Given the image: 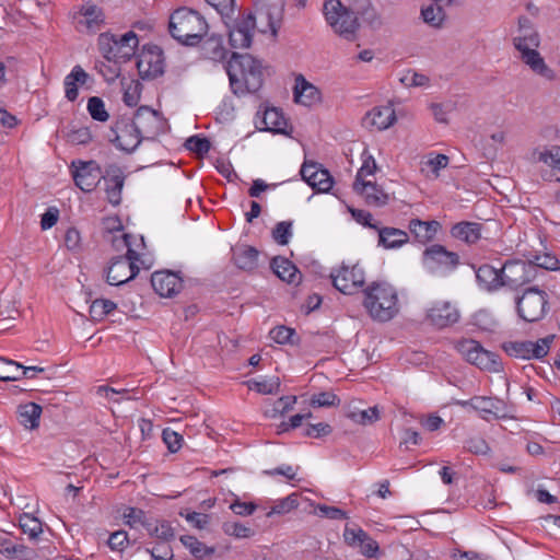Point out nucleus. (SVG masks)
Listing matches in <instances>:
<instances>
[{"label": "nucleus", "instance_id": "nucleus-1", "mask_svg": "<svg viewBox=\"0 0 560 560\" xmlns=\"http://www.w3.org/2000/svg\"><path fill=\"white\" fill-rule=\"evenodd\" d=\"M284 4V0H256L255 12L247 14L230 31L231 46L234 48L249 47L257 21L266 23L272 34H277L282 21Z\"/></svg>", "mask_w": 560, "mask_h": 560}, {"label": "nucleus", "instance_id": "nucleus-2", "mask_svg": "<svg viewBox=\"0 0 560 560\" xmlns=\"http://www.w3.org/2000/svg\"><path fill=\"white\" fill-rule=\"evenodd\" d=\"M232 92L237 96L256 93L264 83L261 61L249 54L233 52L225 65Z\"/></svg>", "mask_w": 560, "mask_h": 560}, {"label": "nucleus", "instance_id": "nucleus-3", "mask_svg": "<svg viewBox=\"0 0 560 560\" xmlns=\"http://www.w3.org/2000/svg\"><path fill=\"white\" fill-rule=\"evenodd\" d=\"M209 24L196 10L182 7L173 11L168 19V33L180 45L195 47L207 36Z\"/></svg>", "mask_w": 560, "mask_h": 560}, {"label": "nucleus", "instance_id": "nucleus-4", "mask_svg": "<svg viewBox=\"0 0 560 560\" xmlns=\"http://www.w3.org/2000/svg\"><path fill=\"white\" fill-rule=\"evenodd\" d=\"M131 238L132 235L125 233L119 240L114 241L117 248L127 247V253L125 256H117L110 260L106 271V280L110 285H120L132 280L139 273L140 266L150 268V265H145L140 255L131 248Z\"/></svg>", "mask_w": 560, "mask_h": 560}, {"label": "nucleus", "instance_id": "nucleus-5", "mask_svg": "<svg viewBox=\"0 0 560 560\" xmlns=\"http://www.w3.org/2000/svg\"><path fill=\"white\" fill-rule=\"evenodd\" d=\"M363 293V305L373 319L388 322L398 313L397 292L390 284L374 282Z\"/></svg>", "mask_w": 560, "mask_h": 560}, {"label": "nucleus", "instance_id": "nucleus-6", "mask_svg": "<svg viewBox=\"0 0 560 560\" xmlns=\"http://www.w3.org/2000/svg\"><path fill=\"white\" fill-rule=\"evenodd\" d=\"M138 44V36L132 31L119 37L108 33L101 34L98 37L102 55L115 65L128 61L135 55Z\"/></svg>", "mask_w": 560, "mask_h": 560}, {"label": "nucleus", "instance_id": "nucleus-7", "mask_svg": "<svg viewBox=\"0 0 560 560\" xmlns=\"http://www.w3.org/2000/svg\"><path fill=\"white\" fill-rule=\"evenodd\" d=\"M323 12L334 32L345 38H351L359 28L355 11L345 7L340 0H326Z\"/></svg>", "mask_w": 560, "mask_h": 560}, {"label": "nucleus", "instance_id": "nucleus-8", "mask_svg": "<svg viewBox=\"0 0 560 560\" xmlns=\"http://www.w3.org/2000/svg\"><path fill=\"white\" fill-rule=\"evenodd\" d=\"M457 351L470 364L480 370L498 373L502 370V362L499 355L486 350L480 342L474 339H463L456 343Z\"/></svg>", "mask_w": 560, "mask_h": 560}, {"label": "nucleus", "instance_id": "nucleus-9", "mask_svg": "<svg viewBox=\"0 0 560 560\" xmlns=\"http://www.w3.org/2000/svg\"><path fill=\"white\" fill-rule=\"evenodd\" d=\"M516 310L518 316L525 322H538L548 312V295L537 287H530L516 298Z\"/></svg>", "mask_w": 560, "mask_h": 560}, {"label": "nucleus", "instance_id": "nucleus-10", "mask_svg": "<svg viewBox=\"0 0 560 560\" xmlns=\"http://www.w3.org/2000/svg\"><path fill=\"white\" fill-rule=\"evenodd\" d=\"M555 338V335H548L544 338H539L537 341H506L502 345V349L508 355L512 358L523 360H540L549 353Z\"/></svg>", "mask_w": 560, "mask_h": 560}, {"label": "nucleus", "instance_id": "nucleus-11", "mask_svg": "<svg viewBox=\"0 0 560 560\" xmlns=\"http://www.w3.org/2000/svg\"><path fill=\"white\" fill-rule=\"evenodd\" d=\"M537 276L534 265L525 260H508L501 267L502 288L517 290Z\"/></svg>", "mask_w": 560, "mask_h": 560}, {"label": "nucleus", "instance_id": "nucleus-12", "mask_svg": "<svg viewBox=\"0 0 560 560\" xmlns=\"http://www.w3.org/2000/svg\"><path fill=\"white\" fill-rule=\"evenodd\" d=\"M460 313L450 301L438 300L428 305L423 323L428 326L442 330L454 326L459 322Z\"/></svg>", "mask_w": 560, "mask_h": 560}, {"label": "nucleus", "instance_id": "nucleus-13", "mask_svg": "<svg viewBox=\"0 0 560 560\" xmlns=\"http://www.w3.org/2000/svg\"><path fill=\"white\" fill-rule=\"evenodd\" d=\"M108 139L117 149L127 153L133 152L142 141L135 122L127 117H121L113 124Z\"/></svg>", "mask_w": 560, "mask_h": 560}, {"label": "nucleus", "instance_id": "nucleus-14", "mask_svg": "<svg viewBox=\"0 0 560 560\" xmlns=\"http://www.w3.org/2000/svg\"><path fill=\"white\" fill-rule=\"evenodd\" d=\"M334 287L343 294H353L365 283L363 268L359 265H342L337 273H331Z\"/></svg>", "mask_w": 560, "mask_h": 560}, {"label": "nucleus", "instance_id": "nucleus-15", "mask_svg": "<svg viewBox=\"0 0 560 560\" xmlns=\"http://www.w3.org/2000/svg\"><path fill=\"white\" fill-rule=\"evenodd\" d=\"M137 69L142 79H154L164 72L163 51L158 46L144 47L137 57Z\"/></svg>", "mask_w": 560, "mask_h": 560}, {"label": "nucleus", "instance_id": "nucleus-16", "mask_svg": "<svg viewBox=\"0 0 560 560\" xmlns=\"http://www.w3.org/2000/svg\"><path fill=\"white\" fill-rule=\"evenodd\" d=\"M142 140H153L163 129L164 122L160 114L148 107L140 106L132 118Z\"/></svg>", "mask_w": 560, "mask_h": 560}, {"label": "nucleus", "instance_id": "nucleus-17", "mask_svg": "<svg viewBox=\"0 0 560 560\" xmlns=\"http://www.w3.org/2000/svg\"><path fill=\"white\" fill-rule=\"evenodd\" d=\"M457 405L463 408L470 407L479 412L480 417L485 420H488L489 415L497 419L506 418L504 401L495 397L474 396L468 400H458Z\"/></svg>", "mask_w": 560, "mask_h": 560}, {"label": "nucleus", "instance_id": "nucleus-18", "mask_svg": "<svg viewBox=\"0 0 560 560\" xmlns=\"http://www.w3.org/2000/svg\"><path fill=\"white\" fill-rule=\"evenodd\" d=\"M423 260L431 269L454 270L459 265V256L440 244L427 247L423 252Z\"/></svg>", "mask_w": 560, "mask_h": 560}, {"label": "nucleus", "instance_id": "nucleus-19", "mask_svg": "<svg viewBox=\"0 0 560 560\" xmlns=\"http://www.w3.org/2000/svg\"><path fill=\"white\" fill-rule=\"evenodd\" d=\"M300 173L302 178L318 192H328L332 187V176L318 163L304 162Z\"/></svg>", "mask_w": 560, "mask_h": 560}, {"label": "nucleus", "instance_id": "nucleus-20", "mask_svg": "<svg viewBox=\"0 0 560 560\" xmlns=\"http://www.w3.org/2000/svg\"><path fill=\"white\" fill-rule=\"evenodd\" d=\"M153 290L162 298H172L183 289V279L170 270L155 271L151 276Z\"/></svg>", "mask_w": 560, "mask_h": 560}, {"label": "nucleus", "instance_id": "nucleus-21", "mask_svg": "<svg viewBox=\"0 0 560 560\" xmlns=\"http://www.w3.org/2000/svg\"><path fill=\"white\" fill-rule=\"evenodd\" d=\"M80 15L81 18L77 22L79 32L94 34L105 24L104 11L92 2L82 5Z\"/></svg>", "mask_w": 560, "mask_h": 560}, {"label": "nucleus", "instance_id": "nucleus-22", "mask_svg": "<svg viewBox=\"0 0 560 560\" xmlns=\"http://www.w3.org/2000/svg\"><path fill=\"white\" fill-rule=\"evenodd\" d=\"M102 177L101 168L94 161L81 162V165L73 172L75 185L85 192L94 190Z\"/></svg>", "mask_w": 560, "mask_h": 560}, {"label": "nucleus", "instance_id": "nucleus-23", "mask_svg": "<svg viewBox=\"0 0 560 560\" xmlns=\"http://www.w3.org/2000/svg\"><path fill=\"white\" fill-rule=\"evenodd\" d=\"M343 538L349 546L360 547L361 553L368 558L375 557L378 551L377 541L360 527L346 526Z\"/></svg>", "mask_w": 560, "mask_h": 560}, {"label": "nucleus", "instance_id": "nucleus-24", "mask_svg": "<svg viewBox=\"0 0 560 560\" xmlns=\"http://www.w3.org/2000/svg\"><path fill=\"white\" fill-rule=\"evenodd\" d=\"M517 24V35L513 37L514 48L518 50L527 47H539L540 35L530 19L522 15L518 18Z\"/></svg>", "mask_w": 560, "mask_h": 560}, {"label": "nucleus", "instance_id": "nucleus-25", "mask_svg": "<svg viewBox=\"0 0 560 560\" xmlns=\"http://www.w3.org/2000/svg\"><path fill=\"white\" fill-rule=\"evenodd\" d=\"M396 121L395 109L392 105L376 106L363 117V125L378 131L388 129Z\"/></svg>", "mask_w": 560, "mask_h": 560}, {"label": "nucleus", "instance_id": "nucleus-26", "mask_svg": "<svg viewBox=\"0 0 560 560\" xmlns=\"http://www.w3.org/2000/svg\"><path fill=\"white\" fill-rule=\"evenodd\" d=\"M294 101L304 106L311 107L322 102L320 91L302 74L296 75L293 89Z\"/></svg>", "mask_w": 560, "mask_h": 560}, {"label": "nucleus", "instance_id": "nucleus-27", "mask_svg": "<svg viewBox=\"0 0 560 560\" xmlns=\"http://www.w3.org/2000/svg\"><path fill=\"white\" fill-rule=\"evenodd\" d=\"M537 48L538 47H527L518 49L517 51L521 54L520 59L528 66L533 72L551 81L556 77L555 71L545 62Z\"/></svg>", "mask_w": 560, "mask_h": 560}, {"label": "nucleus", "instance_id": "nucleus-28", "mask_svg": "<svg viewBox=\"0 0 560 560\" xmlns=\"http://www.w3.org/2000/svg\"><path fill=\"white\" fill-rule=\"evenodd\" d=\"M440 229L441 224L435 220L422 221L420 219H411L408 223L410 234L420 244L433 241Z\"/></svg>", "mask_w": 560, "mask_h": 560}, {"label": "nucleus", "instance_id": "nucleus-29", "mask_svg": "<svg viewBox=\"0 0 560 560\" xmlns=\"http://www.w3.org/2000/svg\"><path fill=\"white\" fill-rule=\"evenodd\" d=\"M377 235V245L385 249H398L410 240L408 232L393 226H381Z\"/></svg>", "mask_w": 560, "mask_h": 560}, {"label": "nucleus", "instance_id": "nucleus-30", "mask_svg": "<svg viewBox=\"0 0 560 560\" xmlns=\"http://www.w3.org/2000/svg\"><path fill=\"white\" fill-rule=\"evenodd\" d=\"M476 279L479 287L490 293L502 289L501 268L483 264L476 269Z\"/></svg>", "mask_w": 560, "mask_h": 560}, {"label": "nucleus", "instance_id": "nucleus-31", "mask_svg": "<svg viewBox=\"0 0 560 560\" xmlns=\"http://www.w3.org/2000/svg\"><path fill=\"white\" fill-rule=\"evenodd\" d=\"M353 189L355 192L364 196L366 203L370 206L382 207L389 200L388 194L372 182H362L360 185L359 183H353Z\"/></svg>", "mask_w": 560, "mask_h": 560}, {"label": "nucleus", "instance_id": "nucleus-32", "mask_svg": "<svg viewBox=\"0 0 560 560\" xmlns=\"http://www.w3.org/2000/svg\"><path fill=\"white\" fill-rule=\"evenodd\" d=\"M259 121L262 122V129L266 131H273L278 133H287V120L281 110L276 107H265V109L257 113Z\"/></svg>", "mask_w": 560, "mask_h": 560}, {"label": "nucleus", "instance_id": "nucleus-33", "mask_svg": "<svg viewBox=\"0 0 560 560\" xmlns=\"http://www.w3.org/2000/svg\"><path fill=\"white\" fill-rule=\"evenodd\" d=\"M90 75L81 66H74L71 72L65 78V96L68 101L74 102L79 95V85H85Z\"/></svg>", "mask_w": 560, "mask_h": 560}, {"label": "nucleus", "instance_id": "nucleus-34", "mask_svg": "<svg viewBox=\"0 0 560 560\" xmlns=\"http://www.w3.org/2000/svg\"><path fill=\"white\" fill-rule=\"evenodd\" d=\"M451 235L468 245L476 244L481 238V224L462 221L451 229Z\"/></svg>", "mask_w": 560, "mask_h": 560}, {"label": "nucleus", "instance_id": "nucleus-35", "mask_svg": "<svg viewBox=\"0 0 560 560\" xmlns=\"http://www.w3.org/2000/svg\"><path fill=\"white\" fill-rule=\"evenodd\" d=\"M259 252L249 245H241L233 252L235 265L243 270L252 271L258 267Z\"/></svg>", "mask_w": 560, "mask_h": 560}, {"label": "nucleus", "instance_id": "nucleus-36", "mask_svg": "<svg viewBox=\"0 0 560 560\" xmlns=\"http://www.w3.org/2000/svg\"><path fill=\"white\" fill-rule=\"evenodd\" d=\"M270 267L282 281L288 283H296L300 281L301 276L299 269L287 258L275 257L270 262Z\"/></svg>", "mask_w": 560, "mask_h": 560}, {"label": "nucleus", "instance_id": "nucleus-37", "mask_svg": "<svg viewBox=\"0 0 560 560\" xmlns=\"http://www.w3.org/2000/svg\"><path fill=\"white\" fill-rule=\"evenodd\" d=\"M201 43L202 55L206 59L223 61L226 58L228 50L223 46V39L221 36L213 34Z\"/></svg>", "mask_w": 560, "mask_h": 560}, {"label": "nucleus", "instance_id": "nucleus-38", "mask_svg": "<svg viewBox=\"0 0 560 560\" xmlns=\"http://www.w3.org/2000/svg\"><path fill=\"white\" fill-rule=\"evenodd\" d=\"M42 407L36 402L20 405L18 408L19 422L26 429H36L39 425Z\"/></svg>", "mask_w": 560, "mask_h": 560}, {"label": "nucleus", "instance_id": "nucleus-39", "mask_svg": "<svg viewBox=\"0 0 560 560\" xmlns=\"http://www.w3.org/2000/svg\"><path fill=\"white\" fill-rule=\"evenodd\" d=\"M0 553L7 559H22L31 560L34 551L28 547L20 544H14L8 537H0Z\"/></svg>", "mask_w": 560, "mask_h": 560}, {"label": "nucleus", "instance_id": "nucleus-40", "mask_svg": "<svg viewBox=\"0 0 560 560\" xmlns=\"http://www.w3.org/2000/svg\"><path fill=\"white\" fill-rule=\"evenodd\" d=\"M355 16H361L364 23L371 28L378 30L383 25V20L370 0H355Z\"/></svg>", "mask_w": 560, "mask_h": 560}, {"label": "nucleus", "instance_id": "nucleus-41", "mask_svg": "<svg viewBox=\"0 0 560 560\" xmlns=\"http://www.w3.org/2000/svg\"><path fill=\"white\" fill-rule=\"evenodd\" d=\"M120 84L124 92V103L130 107L136 106L140 101L142 84L138 80L128 78H122Z\"/></svg>", "mask_w": 560, "mask_h": 560}, {"label": "nucleus", "instance_id": "nucleus-42", "mask_svg": "<svg viewBox=\"0 0 560 560\" xmlns=\"http://www.w3.org/2000/svg\"><path fill=\"white\" fill-rule=\"evenodd\" d=\"M106 183V195L107 200L113 206H118L121 201V190L125 183V177L122 175H114L108 178H105Z\"/></svg>", "mask_w": 560, "mask_h": 560}, {"label": "nucleus", "instance_id": "nucleus-43", "mask_svg": "<svg viewBox=\"0 0 560 560\" xmlns=\"http://www.w3.org/2000/svg\"><path fill=\"white\" fill-rule=\"evenodd\" d=\"M179 540L197 559H202L207 556H210L214 551L213 548L207 547L203 542L199 541L196 537L190 535H183L180 536Z\"/></svg>", "mask_w": 560, "mask_h": 560}, {"label": "nucleus", "instance_id": "nucleus-44", "mask_svg": "<svg viewBox=\"0 0 560 560\" xmlns=\"http://www.w3.org/2000/svg\"><path fill=\"white\" fill-rule=\"evenodd\" d=\"M423 21L432 27H441L445 20L444 9L440 4H430L421 10Z\"/></svg>", "mask_w": 560, "mask_h": 560}, {"label": "nucleus", "instance_id": "nucleus-45", "mask_svg": "<svg viewBox=\"0 0 560 560\" xmlns=\"http://www.w3.org/2000/svg\"><path fill=\"white\" fill-rule=\"evenodd\" d=\"M145 529L151 536L168 541L174 538L175 533L171 523L167 521L149 522L145 524Z\"/></svg>", "mask_w": 560, "mask_h": 560}, {"label": "nucleus", "instance_id": "nucleus-46", "mask_svg": "<svg viewBox=\"0 0 560 560\" xmlns=\"http://www.w3.org/2000/svg\"><path fill=\"white\" fill-rule=\"evenodd\" d=\"M21 369L22 364L0 357V381L9 382L20 380Z\"/></svg>", "mask_w": 560, "mask_h": 560}, {"label": "nucleus", "instance_id": "nucleus-47", "mask_svg": "<svg viewBox=\"0 0 560 560\" xmlns=\"http://www.w3.org/2000/svg\"><path fill=\"white\" fill-rule=\"evenodd\" d=\"M248 387L249 389L256 390L262 395L276 394L280 389V380L279 377H271L262 381L252 380L248 381Z\"/></svg>", "mask_w": 560, "mask_h": 560}, {"label": "nucleus", "instance_id": "nucleus-48", "mask_svg": "<svg viewBox=\"0 0 560 560\" xmlns=\"http://www.w3.org/2000/svg\"><path fill=\"white\" fill-rule=\"evenodd\" d=\"M116 308V304L110 300L97 299L90 305V316L94 320H102L106 315Z\"/></svg>", "mask_w": 560, "mask_h": 560}, {"label": "nucleus", "instance_id": "nucleus-49", "mask_svg": "<svg viewBox=\"0 0 560 560\" xmlns=\"http://www.w3.org/2000/svg\"><path fill=\"white\" fill-rule=\"evenodd\" d=\"M20 527L22 532L27 534L32 539L37 538L43 532L40 521L30 514H23L20 517Z\"/></svg>", "mask_w": 560, "mask_h": 560}, {"label": "nucleus", "instance_id": "nucleus-50", "mask_svg": "<svg viewBox=\"0 0 560 560\" xmlns=\"http://www.w3.org/2000/svg\"><path fill=\"white\" fill-rule=\"evenodd\" d=\"M88 110L91 117L97 121H106L109 117L102 98L92 96L88 101Z\"/></svg>", "mask_w": 560, "mask_h": 560}, {"label": "nucleus", "instance_id": "nucleus-51", "mask_svg": "<svg viewBox=\"0 0 560 560\" xmlns=\"http://www.w3.org/2000/svg\"><path fill=\"white\" fill-rule=\"evenodd\" d=\"M224 534L235 538H248L254 535L250 527H247L237 522H224L222 525Z\"/></svg>", "mask_w": 560, "mask_h": 560}, {"label": "nucleus", "instance_id": "nucleus-52", "mask_svg": "<svg viewBox=\"0 0 560 560\" xmlns=\"http://www.w3.org/2000/svg\"><path fill=\"white\" fill-rule=\"evenodd\" d=\"M527 261L530 262V265H534L537 271L538 268L545 270H558L560 268L559 259L556 256L547 253L542 255H536L534 259Z\"/></svg>", "mask_w": 560, "mask_h": 560}, {"label": "nucleus", "instance_id": "nucleus-53", "mask_svg": "<svg viewBox=\"0 0 560 560\" xmlns=\"http://www.w3.org/2000/svg\"><path fill=\"white\" fill-rule=\"evenodd\" d=\"M539 161L550 166L558 176L560 171V147H551L549 150L539 153Z\"/></svg>", "mask_w": 560, "mask_h": 560}, {"label": "nucleus", "instance_id": "nucleus-54", "mask_svg": "<svg viewBox=\"0 0 560 560\" xmlns=\"http://www.w3.org/2000/svg\"><path fill=\"white\" fill-rule=\"evenodd\" d=\"M292 236V222L281 221L272 230V237L279 245H287Z\"/></svg>", "mask_w": 560, "mask_h": 560}, {"label": "nucleus", "instance_id": "nucleus-55", "mask_svg": "<svg viewBox=\"0 0 560 560\" xmlns=\"http://www.w3.org/2000/svg\"><path fill=\"white\" fill-rule=\"evenodd\" d=\"M354 422L360 424H372L380 418V410L377 407H370L365 410L351 412L349 416Z\"/></svg>", "mask_w": 560, "mask_h": 560}, {"label": "nucleus", "instance_id": "nucleus-56", "mask_svg": "<svg viewBox=\"0 0 560 560\" xmlns=\"http://www.w3.org/2000/svg\"><path fill=\"white\" fill-rule=\"evenodd\" d=\"M298 497L295 494H290L284 499L279 500L275 503L271 510L268 512V516L272 514H285L290 511L298 508Z\"/></svg>", "mask_w": 560, "mask_h": 560}, {"label": "nucleus", "instance_id": "nucleus-57", "mask_svg": "<svg viewBox=\"0 0 560 560\" xmlns=\"http://www.w3.org/2000/svg\"><path fill=\"white\" fill-rule=\"evenodd\" d=\"M186 149L197 154H207L211 148V143L207 138L191 136L185 142Z\"/></svg>", "mask_w": 560, "mask_h": 560}, {"label": "nucleus", "instance_id": "nucleus-58", "mask_svg": "<svg viewBox=\"0 0 560 560\" xmlns=\"http://www.w3.org/2000/svg\"><path fill=\"white\" fill-rule=\"evenodd\" d=\"M352 218L360 224L373 229L376 232L382 226L378 221L374 220L372 213L361 209H350Z\"/></svg>", "mask_w": 560, "mask_h": 560}, {"label": "nucleus", "instance_id": "nucleus-59", "mask_svg": "<svg viewBox=\"0 0 560 560\" xmlns=\"http://www.w3.org/2000/svg\"><path fill=\"white\" fill-rule=\"evenodd\" d=\"M340 402V399L330 392H323L316 395H313L311 399V405L313 407H331L336 406Z\"/></svg>", "mask_w": 560, "mask_h": 560}, {"label": "nucleus", "instance_id": "nucleus-60", "mask_svg": "<svg viewBox=\"0 0 560 560\" xmlns=\"http://www.w3.org/2000/svg\"><path fill=\"white\" fill-rule=\"evenodd\" d=\"M465 447L476 455H486L490 452L489 444L481 436L470 438L466 441Z\"/></svg>", "mask_w": 560, "mask_h": 560}, {"label": "nucleus", "instance_id": "nucleus-61", "mask_svg": "<svg viewBox=\"0 0 560 560\" xmlns=\"http://www.w3.org/2000/svg\"><path fill=\"white\" fill-rule=\"evenodd\" d=\"M295 335V330L287 326H278L270 330V337L280 345L292 342L291 338Z\"/></svg>", "mask_w": 560, "mask_h": 560}, {"label": "nucleus", "instance_id": "nucleus-62", "mask_svg": "<svg viewBox=\"0 0 560 560\" xmlns=\"http://www.w3.org/2000/svg\"><path fill=\"white\" fill-rule=\"evenodd\" d=\"M332 432L331 427L326 422H319L316 424H310L303 431L304 436L319 439L323 436H327Z\"/></svg>", "mask_w": 560, "mask_h": 560}, {"label": "nucleus", "instance_id": "nucleus-63", "mask_svg": "<svg viewBox=\"0 0 560 560\" xmlns=\"http://www.w3.org/2000/svg\"><path fill=\"white\" fill-rule=\"evenodd\" d=\"M162 438L172 453L177 452L182 447L183 436L179 433L167 428L163 430Z\"/></svg>", "mask_w": 560, "mask_h": 560}, {"label": "nucleus", "instance_id": "nucleus-64", "mask_svg": "<svg viewBox=\"0 0 560 560\" xmlns=\"http://www.w3.org/2000/svg\"><path fill=\"white\" fill-rule=\"evenodd\" d=\"M124 518L126 520V523L130 526L141 524L142 526L145 527V524L149 523V521L145 517V513L137 508H128L124 513Z\"/></svg>", "mask_w": 560, "mask_h": 560}]
</instances>
